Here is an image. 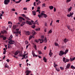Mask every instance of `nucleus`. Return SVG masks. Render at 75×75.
Listing matches in <instances>:
<instances>
[{
	"instance_id": "nucleus-28",
	"label": "nucleus",
	"mask_w": 75,
	"mask_h": 75,
	"mask_svg": "<svg viewBox=\"0 0 75 75\" xmlns=\"http://www.w3.org/2000/svg\"><path fill=\"white\" fill-rule=\"evenodd\" d=\"M44 14L42 13H41V14H40V16L42 18V16H44Z\"/></svg>"
},
{
	"instance_id": "nucleus-38",
	"label": "nucleus",
	"mask_w": 75,
	"mask_h": 75,
	"mask_svg": "<svg viewBox=\"0 0 75 75\" xmlns=\"http://www.w3.org/2000/svg\"><path fill=\"white\" fill-rule=\"evenodd\" d=\"M44 17H45V18H46V17H47V15H46V14H44Z\"/></svg>"
},
{
	"instance_id": "nucleus-51",
	"label": "nucleus",
	"mask_w": 75,
	"mask_h": 75,
	"mask_svg": "<svg viewBox=\"0 0 75 75\" xmlns=\"http://www.w3.org/2000/svg\"><path fill=\"white\" fill-rule=\"evenodd\" d=\"M55 45L56 46H58V44L57 43H55Z\"/></svg>"
},
{
	"instance_id": "nucleus-17",
	"label": "nucleus",
	"mask_w": 75,
	"mask_h": 75,
	"mask_svg": "<svg viewBox=\"0 0 75 75\" xmlns=\"http://www.w3.org/2000/svg\"><path fill=\"white\" fill-rule=\"evenodd\" d=\"M49 8H50V10H52L54 8V7L52 6H49Z\"/></svg>"
},
{
	"instance_id": "nucleus-47",
	"label": "nucleus",
	"mask_w": 75,
	"mask_h": 75,
	"mask_svg": "<svg viewBox=\"0 0 75 75\" xmlns=\"http://www.w3.org/2000/svg\"><path fill=\"white\" fill-rule=\"evenodd\" d=\"M26 55L25 54H24V55H23V57L24 58H25V56Z\"/></svg>"
},
{
	"instance_id": "nucleus-25",
	"label": "nucleus",
	"mask_w": 75,
	"mask_h": 75,
	"mask_svg": "<svg viewBox=\"0 0 75 75\" xmlns=\"http://www.w3.org/2000/svg\"><path fill=\"white\" fill-rule=\"evenodd\" d=\"M66 61H65V63H66L67 62H68L69 61V59H66Z\"/></svg>"
},
{
	"instance_id": "nucleus-46",
	"label": "nucleus",
	"mask_w": 75,
	"mask_h": 75,
	"mask_svg": "<svg viewBox=\"0 0 75 75\" xmlns=\"http://www.w3.org/2000/svg\"><path fill=\"white\" fill-rule=\"evenodd\" d=\"M8 24H12V23L11 22V21H9L8 22Z\"/></svg>"
},
{
	"instance_id": "nucleus-29",
	"label": "nucleus",
	"mask_w": 75,
	"mask_h": 75,
	"mask_svg": "<svg viewBox=\"0 0 75 75\" xmlns=\"http://www.w3.org/2000/svg\"><path fill=\"white\" fill-rule=\"evenodd\" d=\"M34 47L35 48V49L36 50H37V45H34Z\"/></svg>"
},
{
	"instance_id": "nucleus-8",
	"label": "nucleus",
	"mask_w": 75,
	"mask_h": 75,
	"mask_svg": "<svg viewBox=\"0 0 75 75\" xmlns=\"http://www.w3.org/2000/svg\"><path fill=\"white\" fill-rule=\"evenodd\" d=\"M2 34H4L5 33V34H7V31L6 30H4L3 31H1Z\"/></svg>"
},
{
	"instance_id": "nucleus-21",
	"label": "nucleus",
	"mask_w": 75,
	"mask_h": 75,
	"mask_svg": "<svg viewBox=\"0 0 75 75\" xmlns=\"http://www.w3.org/2000/svg\"><path fill=\"white\" fill-rule=\"evenodd\" d=\"M68 52V50H66L64 52L65 55H66V53H67V52Z\"/></svg>"
},
{
	"instance_id": "nucleus-23",
	"label": "nucleus",
	"mask_w": 75,
	"mask_h": 75,
	"mask_svg": "<svg viewBox=\"0 0 75 75\" xmlns=\"http://www.w3.org/2000/svg\"><path fill=\"white\" fill-rule=\"evenodd\" d=\"M5 68H8V65H7V64H5Z\"/></svg>"
},
{
	"instance_id": "nucleus-59",
	"label": "nucleus",
	"mask_w": 75,
	"mask_h": 75,
	"mask_svg": "<svg viewBox=\"0 0 75 75\" xmlns=\"http://www.w3.org/2000/svg\"><path fill=\"white\" fill-rule=\"evenodd\" d=\"M6 61L7 62H9V61H10V60L8 59H7L6 60Z\"/></svg>"
},
{
	"instance_id": "nucleus-57",
	"label": "nucleus",
	"mask_w": 75,
	"mask_h": 75,
	"mask_svg": "<svg viewBox=\"0 0 75 75\" xmlns=\"http://www.w3.org/2000/svg\"><path fill=\"white\" fill-rule=\"evenodd\" d=\"M7 52V51H4L3 54H6V52Z\"/></svg>"
},
{
	"instance_id": "nucleus-64",
	"label": "nucleus",
	"mask_w": 75,
	"mask_h": 75,
	"mask_svg": "<svg viewBox=\"0 0 75 75\" xmlns=\"http://www.w3.org/2000/svg\"><path fill=\"white\" fill-rule=\"evenodd\" d=\"M44 38V36H42L41 37V38H42V39H43V38Z\"/></svg>"
},
{
	"instance_id": "nucleus-1",
	"label": "nucleus",
	"mask_w": 75,
	"mask_h": 75,
	"mask_svg": "<svg viewBox=\"0 0 75 75\" xmlns=\"http://www.w3.org/2000/svg\"><path fill=\"white\" fill-rule=\"evenodd\" d=\"M13 38V36L12 35H11L10 37L9 38L8 40H10V41L8 42V44H15V41L11 40V38Z\"/></svg>"
},
{
	"instance_id": "nucleus-16",
	"label": "nucleus",
	"mask_w": 75,
	"mask_h": 75,
	"mask_svg": "<svg viewBox=\"0 0 75 75\" xmlns=\"http://www.w3.org/2000/svg\"><path fill=\"white\" fill-rule=\"evenodd\" d=\"M16 32H18V34H21V32H19V29H17L16 30Z\"/></svg>"
},
{
	"instance_id": "nucleus-33",
	"label": "nucleus",
	"mask_w": 75,
	"mask_h": 75,
	"mask_svg": "<svg viewBox=\"0 0 75 75\" xmlns=\"http://www.w3.org/2000/svg\"><path fill=\"white\" fill-rule=\"evenodd\" d=\"M13 29H16V25H14L13 26Z\"/></svg>"
},
{
	"instance_id": "nucleus-5",
	"label": "nucleus",
	"mask_w": 75,
	"mask_h": 75,
	"mask_svg": "<svg viewBox=\"0 0 75 75\" xmlns=\"http://www.w3.org/2000/svg\"><path fill=\"white\" fill-rule=\"evenodd\" d=\"M70 67H71V65H70L69 64H68L66 66V68H65V69H69V68H70Z\"/></svg>"
},
{
	"instance_id": "nucleus-62",
	"label": "nucleus",
	"mask_w": 75,
	"mask_h": 75,
	"mask_svg": "<svg viewBox=\"0 0 75 75\" xmlns=\"http://www.w3.org/2000/svg\"><path fill=\"white\" fill-rule=\"evenodd\" d=\"M25 43L26 44H28V41H26L25 42Z\"/></svg>"
},
{
	"instance_id": "nucleus-20",
	"label": "nucleus",
	"mask_w": 75,
	"mask_h": 75,
	"mask_svg": "<svg viewBox=\"0 0 75 75\" xmlns=\"http://www.w3.org/2000/svg\"><path fill=\"white\" fill-rule=\"evenodd\" d=\"M54 67H55H55H57L58 65H57V64H55V62H54Z\"/></svg>"
},
{
	"instance_id": "nucleus-50",
	"label": "nucleus",
	"mask_w": 75,
	"mask_h": 75,
	"mask_svg": "<svg viewBox=\"0 0 75 75\" xmlns=\"http://www.w3.org/2000/svg\"><path fill=\"white\" fill-rule=\"evenodd\" d=\"M64 68V67H60V69H61V70H63Z\"/></svg>"
},
{
	"instance_id": "nucleus-55",
	"label": "nucleus",
	"mask_w": 75,
	"mask_h": 75,
	"mask_svg": "<svg viewBox=\"0 0 75 75\" xmlns=\"http://www.w3.org/2000/svg\"><path fill=\"white\" fill-rule=\"evenodd\" d=\"M13 33H14V34H18V32H13Z\"/></svg>"
},
{
	"instance_id": "nucleus-31",
	"label": "nucleus",
	"mask_w": 75,
	"mask_h": 75,
	"mask_svg": "<svg viewBox=\"0 0 75 75\" xmlns=\"http://www.w3.org/2000/svg\"><path fill=\"white\" fill-rule=\"evenodd\" d=\"M22 0H19L18 1H16V3H19Z\"/></svg>"
},
{
	"instance_id": "nucleus-37",
	"label": "nucleus",
	"mask_w": 75,
	"mask_h": 75,
	"mask_svg": "<svg viewBox=\"0 0 75 75\" xmlns=\"http://www.w3.org/2000/svg\"><path fill=\"white\" fill-rule=\"evenodd\" d=\"M67 27L69 30L71 28V26H70L68 25L67 26Z\"/></svg>"
},
{
	"instance_id": "nucleus-30",
	"label": "nucleus",
	"mask_w": 75,
	"mask_h": 75,
	"mask_svg": "<svg viewBox=\"0 0 75 75\" xmlns=\"http://www.w3.org/2000/svg\"><path fill=\"white\" fill-rule=\"evenodd\" d=\"M65 57H64L63 58V61L65 63Z\"/></svg>"
},
{
	"instance_id": "nucleus-44",
	"label": "nucleus",
	"mask_w": 75,
	"mask_h": 75,
	"mask_svg": "<svg viewBox=\"0 0 75 75\" xmlns=\"http://www.w3.org/2000/svg\"><path fill=\"white\" fill-rule=\"evenodd\" d=\"M41 3V1H39L38 3H37V5H39Z\"/></svg>"
},
{
	"instance_id": "nucleus-2",
	"label": "nucleus",
	"mask_w": 75,
	"mask_h": 75,
	"mask_svg": "<svg viewBox=\"0 0 75 75\" xmlns=\"http://www.w3.org/2000/svg\"><path fill=\"white\" fill-rule=\"evenodd\" d=\"M10 1V0H4V4L6 5H7V4H8V3H9Z\"/></svg>"
},
{
	"instance_id": "nucleus-22",
	"label": "nucleus",
	"mask_w": 75,
	"mask_h": 75,
	"mask_svg": "<svg viewBox=\"0 0 75 75\" xmlns=\"http://www.w3.org/2000/svg\"><path fill=\"white\" fill-rule=\"evenodd\" d=\"M71 8H72V7H71L69 8V9H68V11L69 12V11H71Z\"/></svg>"
},
{
	"instance_id": "nucleus-11",
	"label": "nucleus",
	"mask_w": 75,
	"mask_h": 75,
	"mask_svg": "<svg viewBox=\"0 0 75 75\" xmlns=\"http://www.w3.org/2000/svg\"><path fill=\"white\" fill-rule=\"evenodd\" d=\"M39 40L40 41V44L42 43V42H43V41H44V40L43 39H39Z\"/></svg>"
},
{
	"instance_id": "nucleus-7",
	"label": "nucleus",
	"mask_w": 75,
	"mask_h": 75,
	"mask_svg": "<svg viewBox=\"0 0 75 75\" xmlns=\"http://www.w3.org/2000/svg\"><path fill=\"white\" fill-rule=\"evenodd\" d=\"M30 72H31V71L29 70H27L25 72V73H27L26 75H29V74Z\"/></svg>"
},
{
	"instance_id": "nucleus-43",
	"label": "nucleus",
	"mask_w": 75,
	"mask_h": 75,
	"mask_svg": "<svg viewBox=\"0 0 75 75\" xmlns=\"http://www.w3.org/2000/svg\"><path fill=\"white\" fill-rule=\"evenodd\" d=\"M39 41H40V40H35V42H39Z\"/></svg>"
},
{
	"instance_id": "nucleus-15",
	"label": "nucleus",
	"mask_w": 75,
	"mask_h": 75,
	"mask_svg": "<svg viewBox=\"0 0 75 75\" xmlns=\"http://www.w3.org/2000/svg\"><path fill=\"white\" fill-rule=\"evenodd\" d=\"M32 13L34 16H35L36 15V12H35V11H32Z\"/></svg>"
},
{
	"instance_id": "nucleus-9",
	"label": "nucleus",
	"mask_w": 75,
	"mask_h": 75,
	"mask_svg": "<svg viewBox=\"0 0 75 75\" xmlns=\"http://www.w3.org/2000/svg\"><path fill=\"white\" fill-rule=\"evenodd\" d=\"M19 21L20 22H22L23 21L22 17L20 16L19 17Z\"/></svg>"
},
{
	"instance_id": "nucleus-45",
	"label": "nucleus",
	"mask_w": 75,
	"mask_h": 75,
	"mask_svg": "<svg viewBox=\"0 0 75 75\" xmlns=\"http://www.w3.org/2000/svg\"><path fill=\"white\" fill-rule=\"evenodd\" d=\"M74 14V13L72 12V13H70V16H72Z\"/></svg>"
},
{
	"instance_id": "nucleus-42",
	"label": "nucleus",
	"mask_w": 75,
	"mask_h": 75,
	"mask_svg": "<svg viewBox=\"0 0 75 75\" xmlns=\"http://www.w3.org/2000/svg\"><path fill=\"white\" fill-rule=\"evenodd\" d=\"M55 68L56 71H58V72H59V69H57V68H56V67H55Z\"/></svg>"
},
{
	"instance_id": "nucleus-10",
	"label": "nucleus",
	"mask_w": 75,
	"mask_h": 75,
	"mask_svg": "<svg viewBox=\"0 0 75 75\" xmlns=\"http://www.w3.org/2000/svg\"><path fill=\"white\" fill-rule=\"evenodd\" d=\"M30 34V32L28 31H27L25 33L26 35H29Z\"/></svg>"
},
{
	"instance_id": "nucleus-24",
	"label": "nucleus",
	"mask_w": 75,
	"mask_h": 75,
	"mask_svg": "<svg viewBox=\"0 0 75 75\" xmlns=\"http://www.w3.org/2000/svg\"><path fill=\"white\" fill-rule=\"evenodd\" d=\"M32 37H33V36H30L29 37V41H30L31 40V38H32Z\"/></svg>"
},
{
	"instance_id": "nucleus-26",
	"label": "nucleus",
	"mask_w": 75,
	"mask_h": 75,
	"mask_svg": "<svg viewBox=\"0 0 75 75\" xmlns=\"http://www.w3.org/2000/svg\"><path fill=\"white\" fill-rule=\"evenodd\" d=\"M40 28L36 29H35V30L36 31H40Z\"/></svg>"
},
{
	"instance_id": "nucleus-63",
	"label": "nucleus",
	"mask_w": 75,
	"mask_h": 75,
	"mask_svg": "<svg viewBox=\"0 0 75 75\" xmlns=\"http://www.w3.org/2000/svg\"><path fill=\"white\" fill-rule=\"evenodd\" d=\"M35 2L34 4H33V5H34V6H36V4H35Z\"/></svg>"
},
{
	"instance_id": "nucleus-39",
	"label": "nucleus",
	"mask_w": 75,
	"mask_h": 75,
	"mask_svg": "<svg viewBox=\"0 0 75 75\" xmlns=\"http://www.w3.org/2000/svg\"><path fill=\"white\" fill-rule=\"evenodd\" d=\"M32 55H33V56L34 57H35V53L33 52H32Z\"/></svg>"
},
{
	"instance_id": "nucleus-34",
	"label": "nucleus",
	"mask_w": 75,
	"mask_h": 75,
	"mask_svg": "<svg viewBox=\"0 0 75 75\" xmlns=\"http://www.w3.org/2000/svg\"><path fill=\"white\" fill-rule=\"evenodd\" d=\"M71 68L73 69H75V67L72 65L71 66Z\"/></svg>"
},
{
	"instance_id": "nucleus-49",
	"label": "nucleus",
	"mask_w": 75,
	"mask_h": 75,
	"mask_svg": "<svg viewBox=\"0 0 75 75\" xmlns=\"http://www.w3.org/2000/svg\"><path fill=\"white\" fill-rule=\"evenodd\" d=\"M71 0H67L66 3H68V2H70Z\"/></svg>"
},
{
	"instance_id": "nucleus-53",
	"label": "nucleus",
	"mask_w": 75,
	"mask_h": 75,
	"mask_svg": "<svg viewBox=\"0 0 75 75\" xmlns=\"http://www.w3.org/2000/svg\"><path fill=\"white\" fill-rule=\"evenodd\" d=\"M38 17H39V18H40H40H41V16H40V15H38Z\"/></svg>"
},
{
	"instance_id": "nucleus-35",
	"label": "nucleus",
	"mask_w": 75,
	"mask_h": 75,
	"mask_svg": "<svg viewBox=\"0 0 75 75\" xmlns=\"http://www.w3.org/2000/svg\"><path fill=\"white\" fill-rule=\"evenodd\" d=\"M35 27V25H32V28H34Z\"/></svg>"
},
{
	"instance_id": "nucleus-56",
	"label": "nucleus",
	"mask_w": 75,
	"mask_h": 75,
	"mask_svg": "<svg viewBox=\"0 0 75 75\" xmlns=\"http://www.w3.org/2000/svg\"><path fill=\"white\" fill-rule=\"evenodd\" d=\"M3 40H6V37H4L3 38Z\"/></svg>"
},
{
	"instance_id": "nucleus-18",
	"label": "nucleus",
	"mask_w": 75,
	"mask_h": 75,
	"mask_svg": "<svg viewBox=\"0 0 75 75\" xmlns=\"http://www.w3.org/2000/svg\"><path fill=\"white\" fill-rule=\"evenodd\" d=\"M68 40L65 38L64 40V42L65 43H66L67 42H68Z\"/></svg>"
},
{
	"instance_id": "nucleus-60",
	"label": "nucleus",
	"mask_w": 75,
	"mask_h": 75,
	"mask_svg": "<svg viewBox=\"0 0 75 75\" xmlns=\"http://www.w3.org/2000/svg\"><path fill=\"white\" fill-rule=\"evenodd\" d=\"M67 17H71V15L69 14H68L67 15Z\"/></svg>"
},
{
	"instance_id": "nucleus-41",
	"label": "nucleus",
	"mask_w": 75,
	"mask_h": 75,
	"mask_svg": "<svg viewBox=\"0 0 75 75\" xmlns=\"http://www.w3.org/2000/svg\"><path fill=\"white\" fill-rule=\"evenodd\" d=\"M21 16L25 18V17L26 16L25 15H24V14H22Z\"/></svg>"
},
{
	"instance_id": "nucleus-36",
	"label": "nucleus",
	"mask_w": 75,
	"mask_h": 75,
	"mask_svg": "<svg viewBox=\"0 0 75 75\" xmlns=\"http://www.w3.org/2000/svg\"><path fill=\"white\" fill-rule=\"evenodd\" d=\"M25 18H26V19H27V20H30V19L29 18H28V17H25Z\"/></svg>"
},
{
	"instance_id": "nucleus-61",
	"label": "nucleus",
	"mask_w": 75,
	"mask_h": 75,
	"mask_svg": "<svg viewBox=\"0 0 75 75\" xmlns=\"http://www.w3.org/2000/svg\"><path fill=\"white\" fill-rule=\"evenodd\" d=\"M12 26V25H9V27H10V28H11V27Z\"/></svg>"
},
{
	"instance_id": "nucleus-58",
	"label": "nucleus",
	"mask_w": 75,
	"mask_h": 75,
	"mask_svg": "<svg viewBox=\"0 0 75 75\" xmlns=\"http://www.w3.org/2000/svg\"><path fill=\"white\" fill-rule=\"evenodd\" d=\"M12 10L13 11H15V8H12Z\"/></svg>"
},
{
	"instance_id": "nucleus-14",
	"label": "nucleus",
	"mask_w": 75,
	"mask_h": 75,
	"mask_svg": "<svg viewBox=\"0 0 75 75\" xmlns=\"http://www.w3.org/2000/svg\"><path fill=\"white\" fill-rule=\"evenodd\" d=\"M75 57L73 58H70V61L72 62V61H73L74 60H75Z\"/></svg>"
},
{
	"instance_id": "nucleus-27",
	"label": "nucleus",
	"mask_w": 75,
	"mask_h": 75,
	"mask_svg": "<svg viewBox=\"0 0 75 75\" xmlns=\"http://www.w3.org/2000/svg\"><path fill=\"white\" fill-rule=\"evenodd\" d=\"M38 52L39 54H42V52H41V51H38Z\"/></svg>"
},
{
	"instance_id": "nucleus-48",
	"label": "nucleus",
	"mask_w": 75,
	"mask_h": 75,
	"mask_svg": "<svg viewBox=\"0 0 75 75\" xmlns=\"http://www.w3.org/2000/svg\"><path fill=\"white\" fill-rule=\"evenodd\" d=\"M45 3H44L43 4H42V7H45Z\"/></svg>"
},
{
	"instance_id": "nucleus-40",
	"label": "nucleus",
	"mask_w": 75,
	"mask_h": 75,
	"mask_svg": "<svg viewBox=\"0 0 75 75\" xmlns=\"http://www.w3.org/2000/svg\"><path fill=\"white\" fill-rule=\"evenodd\" d=\"M52 33V30H50L48 32V34H50V33Z\"/></svg>"
},
{
	"instance_id": "nucleus-13",
	"label": "nucleus",
	"mask_w": 75,
	"mask_h": 75,
	"mask_svg": "<svg viewBox=\"0 0 75 75\" xmlns=\"http://www.w3.org/2000/svg\"><path fill=\"white\" fill-rule=\"evenodd\" d=\"M43 59V60H44V61L45 62H47V59H46L45 57H44Z\"/></svg>"
},
{
	"instance_id": "nucleus-54",
	"label": "nucleus",
	"mask_w": 75,
	"mask_h": 75,
	"mask_svg": "<svg viewBox=\"0 0 75 75\" xmlns=\"http://www.w3.org/2000/svg\"><path fill=\"white\" fill-rule=\"evenodd\" d=\"M35 23L36 24H38V23L37 22V20L35 21Z\"/></svg>"
},
{
	"instance_id": "nucleus-4",
	"label": "nucleus",
	"mask_w": 75,
	"mask_h": 75,
	"mask_svg": "<svg viewBox=\"0 0 75 75\" xmlns=\"http://www.w3.org/2000/svg\"><path fill=\"white\" fill-rule=\"evenodd\" d=\"M64 54V52L63 51H60L59 55L60 56H62V55H63Z\"/></svg>"
},
{
	"instance_id": "nucleus-6",
	"label": "nucleus",
	"mask_w": 75,
	"mask_h": 75,
	"mask_svg": "<svg viewBox=\"0 0 75 75\" xmlns=\"http://www.w3.org/2000/svg\"><path fill=\"white\" fill-rule=\"evenodd\" d=\"M51 50H50V52L49 53V55L50 57H52V54H53V53H52L51 52Z\"/></svg>"
},
{
	"instance_id": "nucleus-12",
	"label": "nucleus",
	"mask_w": 75,
	"mask_h": 75,
	"mask_svg": "<svg viewBox=\"0 0 75 75\" xmlns=\"http://www.w3.org/2000/svg\"><path fill=\"white\" fill-rule=\"evenodd\" d=\"M19 52H20V51H17L14 54L15 55H18V54Z\"/></svg>"
},
{
	"instance_id": "nucleus-52",
	"label": "nucleus",
	"mask_w": 75,
	"mask_h": 75,
	"mask_svg": "<svg viewBox=\"0 0 75 75\" xmlns=\"http://www.w3.org/2000/svg\"><path fill=\"white\" fill-rule=\"evenodd\" d=\"M23 10H27V8H23Z\"/></svg>"
},
{
	"instance_id": "nucleus-3",
	"label": "nucleus",
	"mask_w": 75,
	"mask_h": 75,
	"mask_svg": "<svg viewBox=\"0 0 75 75\" xmlns=\"http://www.w3.org/2000/svg\"><path fill=\"white\" fill-rule=\"evenodd\" d=\"M26 23L27 24H29V25H32L33 24L31 23V22L29 21H26Z\"/></svg>"
},
{
	"instance_id": "nucleus-32",
	"label": "nucleus",
	"mask_w": 75,
	"mask_h": 75,
	"mask_svg": "<svg viewBox=\"0 0 75 75\" xmlns=\"http://www.w3.org/2000/svg\"><path fill=\"white\" fill-rule=\"evenodd\" d=\"M44 41H45V42H47V38H45Z\"/></svg>"
},
{
	"instance_id": "nucleus-19",
	"label": "nucleus",
	"mask_w": 75,
	"mask_h": 75,
	"mask_svg": "<svg viewBox=\"0 0 75 75\" xmlns=\"http://www.w3.org/2000/svg\"><path fill=\"white\" fill-rule=\"evenodd\" d=\"M32 33L33 35H35L36 34V32L33 30L32 31Z\"/></svg>"
}]
</instances>
